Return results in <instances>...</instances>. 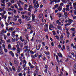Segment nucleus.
<instances>
[{"label": "nucleus", "instance_id": "f257e3e1", "mask_svg": "<svg viewBox=\"0 0 76 76\" xmlns=\"http://www.w3.org/2000/svg\"><path fill=\"white\" fill-rule=\"evenodd\" d=\"M35 0H34L33 1V3L34 4V7L35 8L34 10L36 12L38 11L37 8L39 7V4H38V1H37L35 3Z\"/></svg>", "mask_w": 76, "mask_h": 76}, {"label": "nucleus", "instance_id": "f03ea898", "mask_svg": "<svg viewBox=\"0 0 76 76\" xmlns=\"http://www.w3.org/2000/svg\"><path fill=\"white\" fill-rule=\"evenodd\" d=\"M22 18L23 19H26V20L27 21H29V20H31V17L29 16H27L26 15H22Z\"/></svg>", "mask_w": 76, "mask_h": 76}, {"label": "nucleus", "instance_id": "7ed1b4c3", "mask_svg": "<svg viewBox=\"0 0 76 76\" xmlns=\"http://www.w3.org/2000/svg\"><path fill=\"white\" fill-rule=\"evenodd\" d=\"M45 32H48V25L47 24H45L44 26Z\"/></svg>", "mask_w": 76, "mask_h": 76}, {"label": "nucleus", "instance_id": "20e7f679", "mask_svg": "<svg viewBox=\"0 0 76 76\" xmlns=\"http://www.w3.org/2000/svg\"><path fill=\"white\" fill-rule=\"evenodd\" d=\"M9 53L10 54H11V55L12 57H14V56H15V54H14L13 53V51H10L9 52Z\"/></svg>", "mask_w": 76, "mask_h": 76}, {"label": "nucleus", "instance_id": "39448f33", "mask_svg": "<svg viewBox=\"0 0 76 76\" xmlns=\"http://www.w3.org/2000/svg\"><path fill=\"white\" fill-rule=\"evenodd\" d=\"M73 22V20L70 19H69L68 21V23L70 24H72V23Z\"/></svg>", "mask_w": 76, "mask_h": 76}, {"label": "nucleus", "instance_id": "423d86ee", "mask_svg": "<svg viewBox=\"0 0 76 76\" xmlns=\"http://www.w3.org/2000/svg\"><path fill=\"white\" fill-rule=\"evenodd\" d=\"M57 15H58V17L59 18H60L61 17V15H62V13H57Z\"/></svg>", "mask_w": 76, "mask_h": 76}, {"label": "nucleus", "instance_id": "0eeeda50", "mask_svg": "<svg viewBox=\"0 0 76 76\" xmlns=\"http://www.w3.org/2000/svg\"><path fill=\"white\" fill-rule=\"evenodd\" d=\"M73 6H74V9L75 10H76V3H74L73 4Z\"/></svg>", "mask_w": 76, "mask_h": 76}, {"label": "nucleus", "instance_id": "6e6552de", "mask_svg": "<svg viewBox=\"0 0 76 76\" xmlns=\"http://www.w3.org/2000/svg\"><path fill=\"white\" fill-rule=\"evenodd\" d=\"M57 54L59 57H62V56H63L62 55V54H61V53H60L59 54V53H58Z\"/></svg>", "mask_w": 76, "mask_h": 76}, {"label": "nucleus", "instance_id": "1a4fd4ad", "mask_svg": "<svg viewBox=\"0 0 76 76\" xmlns=\"http://www.w3.org/2000/svg\"><path fill=\"white\" fill-rule=\"evenodd\" d=\"M38 49L37 48V45H36V50H39V49H40V48L41 47V45H39L38 46Z\"/></svg>", "mask_w": 76, "mask_h": 76}, {"label": "nucleus", "instance_id": "9d476101", "mask_svg": "<svg viewBox=\"0 0 76 76\" xmlns=\"http://www.w3.org/2000/svg\"><path fill=\"white\" fill-rule=\"evenodd\" d=\"M8 49H10L11 50H12V47H11V45L10 44L8 45Z\"/></svg>", "mask_w": 76, "mask_h": 76}, {"label": "nucleus", "instance_id": "9b49d317", "mask_svg": "<svg viewBox=\"0 0 76 76\" xmlns=\"http://www.w3.org/2000/svg\"><path fill=\"white\" fill-rule=\"evenodd\" d=\"M56 61L57 62H58V63H59V60H58V56L57 55L56 56Z\"/></svg>", "mask_w": 76, "mask_h": 76}, {"label": "nucleus", "instance_id": "f8f14e48", "mask_svg": "<svg viewBox=\"0 0 76 76\" xmlns=\"http://www.w3.org/2000/svg\"><path fill=\"white\" fill-rule=\"evenodd\" d=\"M62 9L63 7H60L58 9V11H61V10H62Z\"/></svg>", "mask_w": 76, "mask_h": 76}, {"label": "nucleus", "instance_id": "ddd939ff", "mask_svg": "<svg viewBox=\"0 0 76 76\" xmlns=\"http://www.w3.org/2000/svg\"><path fill=\"white\" fill-rule=\"evenodd\" d=\"M5 69L6 70H7V71L9 72V73L10 72V71L9 70V69H8V68L6 66H5L4 67Z\"/></svg>", "mask_w": 76, "mask_h": 76}, {"label": "nucleus", "instance_id": "4468645a", "mask_svg": "<svg viewBox=\"0 0 76 76\" xmlns=\"http://www.w3.org/2000/svg\"><path fill=\"white\" fill-rule=\"evenodd\" d=\"M57 27L58 29H59V30H61V26L58 25Z\"/></svg>", "mask_w": 76, "mask_h": 76}, {"label": "nucleus", "instance_id": "2eb2a0df", "mask_svg": "<svg viewBox=\"0 0 76 76\" xmlns=\"http://www.w3.org/2000/svg\"><path fill=\"white\" fill-rule=\"evenodd\" d=\"M20 39L22 41V42H23V41H24V42L25 41H24V39H22V37L21 36L20 38Z\"/></svg>", "mask_w": 76, "mask_h": 76}, {"label": "nucleus", "instance_id": "dca6fc26", "mask_svg": "<svg viewBox=\"0 0 76 76\" xmlns=\"http://www.w3.org/2000/svg\"><path fill=\"white\" fill-rule=\"evenodd\" d=\"M21 71V68H20V67H18V69L17 71L18 72H20Z\"/></svg>", "mask_w": 76, "mask_h": 76}, {"label": "nucleus", "instance_id": "f3484780", "mask_svg": "<svg viewBox=\"0 0 76 76\" xmlns=\"http://www.w3.org/2000/svg\"><path fill=\"white\" fill-rule=\"evenodd\" d=\"M20 47H22L23 46V44L22 43H20Z\"/></svg>", "mask_w": 76, "mask_h": 76}, {"label": "nucleus", "instance_id": "a211bd4d", "mask_svg": "<svg viewBox=\"0 0 76 76\" xmlns=\"http://www.w3.org/2000/svg\"><path fill=\"white\" fill-rule=\"evenodd\" d=\"M23 64H25L27 63L26 61L25 60H23Z\"/></svg>", "mask_w": 76, "mask_h": 76}, {"label": "nucleus", "instance_id": "6ab92c4d", "mask_svg": "<svg viewBox=\"0 0 76 76\" xmlns=\"http://www.w3.org/2000/svg\"><path fill=\"white\" fill-rule=\"evenodd\" d=\"M49 26H50V28H54V26H53V24H50Z\"/></svg>", "mask_w": 76, "mask_h": 76}, {"label": "nucleus", "instance_id": "aec40b11", "mask_svg": "<svg viewBox=\"0 0 76 76\" xmlns=\"http://www.w3.org/2000/svg\"><path fill=\"white\" fill-rule=\"evenodd\" d=\"M19 43V44H20V42H17V45H16V47L17 48H18L19 47V45H18V43Z\"/></svg>", "mask_w": 76, "mask_h": 76}, {"label": "nucleus", "instance_id": "412c9836", "mask_svg": "<svg viewBox=\"0 0 76 76\" xmlns=\"http://www.w3.org/2000/svg\"><path fill=\"white\" fill-rule=\"evenodd\" d=\"M19 9L18 10H20V11H22L23 10V8L20 7L19 8Z\"/></svg>", "mask_w": 76, "mask_h": 76}, {"label": "nucleus", "instance_id": "4be33fe9", "mask_svg": "<svg viewBox=\"0 0 76 76\" xmlns=\"http://www.w3.org/2000/svg\"><path fill=\"white\" fill-rule=\"evenodd\" d=\"M58 66H56V70H57V72H59V71H58Z\"/></svg>", "mask_w": 76, "mask_h": 76}, {"label": "nucleus", "instance_id": "5701e85b", "mask_svg": "<svg viewBox=\"0 0 76 76\" xmlns=\"http://www.w3.org/2000/svg\"><path fill=\"white\" fill-rule=\"evenodd\" d=\"M36 24H38L39 23V20H36Z\"/></svg>", "mask_w": 76, "mask_h": 76}, {"label": "nucleus", "instance_id": "b1692460", "mask_svg": "<svg viewBox=\"0 0 76 76\" xmlns=\"http://www.w3.org/2000/svg\"><path fill=\"white\" fill-rule=\"evenodd\" d=\"M18 22H20V24H21L22 23V20H21V19H18Z\"/></svg>", "mask_w": 76, "mask_h": 76}, {"label": "nucleus", "instance_id": "393cba45", "mask_svg": "<svg viewBox=\"0 0 76 76\" xmlns=\"http://www.w3.org/2000/svg\"><path fill=\"white\" fill-rule=\"evenodd\" d=\"M43 2L45 4L47 3V0H42Z\"/></svg>", "mask_w": 76, "mask_h": 76}, {"label": "nucleus", "instance_id": "a878e982", "mask_svg": "<svg viewBox=\"0 0 76 76\" xmlns=\"http://www.w3.org/2000/svg\"><path fill=\"white\" fill-rule=\"evenodd\" d=\"M12 69L13 71H15V66H12Z\"/></svg>", "mask_w": 76, "mask_h": 76}, {"label": "nucleus", "instance_id": "bb28decb", "mask_svg": "<svg viewBox=\"0 0 76 76\" xmlns=\"http://www.w3.org/2000/svg\"><path fill=\"white\" fill-rule=\"evenodd\" d=\"M67 12H64V15L65 16V17H67Z\"/></svg>", "mask_w": 76, "mask_h": 76}, {"label": "nucleus", "instance_id": "cd10ccee", "mask_svg": "<svg viewBox=\"0 0 76 76\" xmlns=\"http://www.w3.org/2000/svg\"><path fill=\"white\" fill-rule=\"evenodd\" d=\"M42 59L44 61H45L46 60V58L45 57H42Z\"/></svg>", "mask_w": 76, "mask_h": 76}, {"label": "nucleus", "instance_id": "c85d7f7f", "mask_svg": "<svg viewBox=\"0 0 76 76\" xmlns=\"http://www.w3.org/2000/svg\"><path fill=\"white\" fill-rule=\"evenodd\" d=\"M54 2H55V4H57L58 3V0H55L53 1Z\"/></svg>", "mask_w": 76, "mask_h": 76}, {"label": "nucleus", "instance_id": "c756f323", "mask_svg": "<svg viewBox=\"0 0 76 76\" xmlns=\"http://www.w3.org/2000/svg\"><path fill=\"white\" fill-rule=\"evenodd\" d=\"M7 4H8V7H9V6H10V5H11L12 4L11 3H10V2H8V3H7Z\"/></svg>", "mask_w": 76, "mask_h": 76}, {"label": "nucleus", "instance_id": "7c9ffc66", "mask_svg": "<svg viewBox=\"0 0 76 76\" xmlns=\"http://www.w3.org/2000/svg\"><path fill=\"white\" fill-rule=\"evenodd\" d=\"M32 18L35 19V15L34 16V14H32Z\"/></svg>", "mask_w": 76, "mask_h": 76}, {"label": "nucleus", "instance_id": "2f4dec72", "mask_svg": "<svg viewBox=\"0 0 76 76\" xmlns=\"http://www.w3.org/2000/svg\"><path fill=\"white\" fill-rule=\"evenodd\" d=\"M29 9H32L33 8V7H32V6L31 5H29Z\"/></svg>", "mask_w": 76, "mask_h": 76}, {"label": "nucleus", "instance_id": "473e14b6", "mask_svg": "<svg viewBox=\"0 0 76 76\" xmlns=\"http://www.w3.org/2000/svg\"><path fill=\"white\" fill-rule=\"evenodd\" d=\"M12 37H13V38H15V34L12 33Z\"/></svg>", "mask_w": 76, "mask_h": 76}, {"label": "nucleus", "instance_id": "72a5a7b5", "mask_svg": "<svg viewBox=\"0 0 76 76\" xmlns=\"http://www.w3.org/2000/svg\"><path fill=\"white\" fill-rule=\"evenodd\" d=\"M45 73H47V69H45L44 70Z\"/></svg>", "mask_w": 76, "mask_h": 76}, {"label": "nucleus", "instance_id": "f704fd0d", "mask_svg": "<svg viewBox=\"0 0 76 76\" xmlns=\"http://www.w3.org/2000/svg\"><path fill=\"white\" fill-rule=\"evenodd\" d=\"M45 69H48V66L47 65H45Z\"/></svg>", "mask_w": 76, "mask_h": 76}, {"label": "nucleus", "instance_id": "c9c22d12", "mask_svg": "<svg viewBox=\"0 0 76 76\" xmlns=\"http://www.w3.org/2000/svg\"><path fill=\"white\" fill-rule=\"evenodd\" d=\"M15 29L16 32H18L19 31V28H16Z\"/></svg>", "mask_w": 76, "mask_h": 76}, {"label": "nucleus", "instance_id": "e433bc0d", "mask_svg": "<svg viewBox=\"0 0 76 76\" xmlns=\"http://www.w3.org/2000/svg\"><path fill=\"white\" fill-rule=\"evenodd\" d=\"M14 64H18V61H16V60H15L14 61Z\"/></svg>", "mask_w": 76, "mask_h": 76}, {"label": "nucleus", "instance_id": "4c0bfd02", "mask_svg": "<svg viewBox=\"0 0 76 76\" xmlns=\"http://www.w3.org/2000/svg\"><path fill=\"white\" fill-rule=\"evenodd\" d=\"M68 57L70 59V58H72V56L70 55H68Z\"/></svg>", "mask_w": 76, "mask_h": 76}, {"label": "nucleus", "instance_id": "58836bf2", "mask_svg": "<svg viewBox=\"0 0 76 76\" xmlns=\"http://www.w3.org/2000/svg\"><path fill=\"white\" fill-rule=\"evenodd\" d=\"M31 57L32 58H35V57L33 55H31Z\"/></svg>", "mask_w": 76, "mask_h": 76}, {"label": "nucleus", "instance_id": "ea45409f", "mask_svg": "<svg viewBox=\"0 0 76 76\" xmlns=\"http://www.w3.org/2000/svg\"><path fill=\"white\" fill-rule=\"evenodd\" d=\"M12 29H13V28H9V29H8V31H13V30H12Z\"/></svg>", "mask_w": 76, "mask_h": 76}, {"label": "nucleus", "instance_id": "a19ab883", "mask_svg": "<svg viewBox=\"0 0 76 76\" xmlns=\"http://www.w3.org/2000/svg\"><path fill=\"white\" fill-rule=\"evenodd\" d=\"M2 32L3 33H6V32H7V31H6V30L4 31V30L3 29L2 30Z\"/></svg>", "mask_w": 76, "mask_h": 76}, {"label": "nucleus", "instance_id": "79ce46f5", "mask_svg": "<svg viewBox=\"0 0 76 76\" xmlns=\"http://www.w3.org/2000/svg\"><path fill=\"white\" fill-rule=\"evenodd\" d=\"M58 4H56L55 5V8H57V7H58Z\"/></svg>", "mask_w": 76, "mask_h": 76}, {"label": "nucleus", "instance_id": "37998d69", "mask_svg": "<svg viewBox=\"0 0 76 76\" xmlns=\"http://www.w3.org/2000/svg\"><path fill=\"white\" fill-rule=\"evenodd\" d=\"M52 32H53V35H55L56 34V33L55 32V31H52Z\"/></svg>", "mask_w": 76, "mask_h": 76}, {"label": "nucleus", "instance_id": "c03bdc74", "mask_svg": "<svg viewBox=\"0 0 76 76\" xmlns=\"http://www.w3.org/2000/svg\"><path fill=\"white\" fill-rule=\"evenodd\" d=\"M35 18H32V20H32V21H33V22H35Z\"/></svg>", "mask_w": 76, "mask_h": 76}, {"label": "nucleus", "instance_id": "a18cd8bd", "mask_svg": "<svg viewBox=\"0 0 76 76\" xmlns=\"http://www.w3.org/2000/svg\"><path fill=\"white\" fill-rule=\"evenodd\" d=\"M19 7H20L21 6H20V3H17Z\"/></svg>", "mask_w": 76, "mask_h": 76}, {"label": "nucleus", "instance_id": "49530a36", "mask_svg": "<svg viewBox=\"0 0 76 76\" xmlns=\"http://www.w3.org/2000/svg\"><path fill=\"white\" fill-rule=\"evenodd\" d=\"M21 15H24L25 14V12L23 11L21 12Z\"/></svg>", "mask_w": 76, "mask_h": 76}, {"label": "nucleus", "instance_id": "de8ad7c7", "mask_svg": "<svg viewBox=\"0 0 76 76\" xmlns=\"http://www.w3.org/2000/svg\"><path fill=\"white\" fill-rule=\"evenodd\" d=\"M63 38V36L62 35H61V37H60V39H61Z\"/></svg>", "mask_w": 76, "mask_h": 76}, {"label": "nucleus", "instance_id": "09e8293b", "mask_svg": "<svg viewBox=\"0 0 76 76\" xmlns=\"http://www.w3.org/2000/svg\"><path fill=\"white\" fill-rule=\"evenodd\" d=\"M72 37H74V36H75V35H76V34H75V33H73L72 34Z\"/></svg>", "mask_w": 76, "mask_h": 76}, {"label": "nucleus", "instance_id": "8fccbe9b", "mask_svg": "<svg viewBox=\"0 0 76 76\" xmlns=\"http://www.w3.org/2000/svg\"><path fill=\"white\" fill-rule=\"evenodd\" d=\"M0 10L1 12H2V11H3V10H4V8H0Z\"/></svg>", "mask_w": 76, "mask_h": 76}, {"label": "nucleus", "instance_id": "3c124183", "mask_svg": "<svg viewBox=\"0 0 76 76\" xmlns=\"http://www.w3.org/2000/svg\"><path fill=\"white\" fill-rule=\"evenodd\" d=\"M4 50L5 53H7V50L5 48L4 49Z\"/></svg>", "mask_w": 76, "mask_h": 76}, {"label": "nucleus", "instance_id": "603ef678", "mask_svg": "<svg viewBox=\"0 0 76 76\" xmlns=\"http://www.w3.org/2000/svg\"><path fill=\"white\" fill-rule=\"evenodd\" d=\"M30 53H31V54H33L34 53V52H33V51H32V50H31L30 51Z\"/></svg>", "mask_w": 76, "mask_h": 76}, {"label": "nucleus", "instance_id": "864d4df0", "mask_svg": "<svg viewBox=\"0 0 76 76\" xmlns=\"http://www.w3.org/2000/svg\"><path fill=\"white\" fill-rule=\"evenodd\" d=\"M65 11H66V10H65V8H64L63 9L62 12H65Z\"/></svg>", "mask_w": 76, "mask_h": 76}, {"label": "nucleus", "instance_id": "5fc2aeb1", "mask_svg": "<svg viewBox=\"0 0 76 76\" xmlns=\"http://www.w3.org/2000/svg\"><path fill=\"white\" fill-rule=\"evenodd\" d=\"M37 56H38L39 58H40L42 57V56L41 55H38Z\"/></svg>", "mask_w": 76, "mask_h": 76}, {"label": "nucleus", "instance_id": "6e6d98bb", "mask_svg": "<svg viewBox=\"0 0 76 76\" xmlns=\"http://www.w3.org/2000/svg\"><path fill=\"white\" fill-rule=\"evenodd\" d=\"M19 76H22V73H20L18 74Z\"/></svg>", "mask_w": 76, "mask_h": 76}, {"label": "nucleus", "instance_id": "4d7b16f0", "mask_svg": "<svg viewBox=\"0 0 76 76\" xmlns=\"http://www.w3.org/2000/svg\"><path fill=\"white\" fill-rule=\"evenodd\" d=\"M42 7H43V5H42V4H41L40 6V9H41V8H42Z\"/></svg>", "mask_w": 76, "mask_h": 76}, {"label": "nucleus", "instance_id": "13d9d810", "mask_svg": "<svg viewBox=\"0 0 76 76\" xmlns=\"http://www.w3.org/2000/svg\"><path fill=\"white\" fill-rule=\"evenodd\" d=\"M28 16H31V13L29 12L28 13Z\"/></svg>", "mask_w": 76, "mask_h": 76}, {"label": "nucleus", "instance_id": "bf43d9fd", "mask_svg": "<svg viewBox=\"0 0 76 76\" xmlns=\"http://www.w3.org/2000/svg\"><path fill=\"white\" fill-rule=\"evenodd\" d=\"M20 50H17V53H20Z\"/></svg>", "mask_w": 76, "mask_h": 76}, {"label": "nucleus", "instance_id": "052dcab7", "mask_svg": "<svg viewBox=\"0 0 76 76\" xmlns=\"http://www.w3.org/2000/svg\"><path fill=\"white\" fill-rule=\"evenodd\" d=\"M28 11H30V12H31V11L30 8H28Z\"/></svg>", "mask_w": 76, "mask_h": 76}, {"label": "nucleus", "instance_id": "680f3d73", "mask_svg": "<svg viewBox=\"0 0 76 76\" xmlns=\"http://www.w3.org/2000/svg\"><path fill=\"white\" fill-rule=\"evenodd\" d=\"M15 39H13L12 38V41L13 42H15Z\"/></svg>", "mask_w": 76, "mask_h": 76}, {"label": "nucleus", "instance_id": "e2e57ef3", "mask_svg": "<svg viewBox=\"0 0 76 76\" xmlns=\"http://www.w3.org/2000/svg\"><path fill=\"white\" fill-rule=\"evenodd\" d=\"M66 34H70V33H69V31H68V30L66 31Z\"/></svg>", "mask_w": 76, "mask_h": 76}, {"label": "nucleus", "instance_id": "0e129e2a", "mask_svg": "<svg viewBox=\"0 0 76 76\" xmlns=\"http://www.w3.org/2000/svg\"><path fill=\"white\" fill-rule=\"evenodd\" d=\"M51 45L52 46H54V42H52L51 43Z\"/></svg>", "mask_w": 76, "mask_h": 76}, {"label": "nucleus", "instance_id": "69168bd1", "mask_svg": "<svg viewBox=\"0 0 76 76\" xmlns=\"http://www.w3.org/2000/svg\"><path fill=\"white\" fill-rule=\"evenodd\" d=\"M32 33H33V31L31 30L30 32V34H32Z\"/></svg>", "mask_w": 76, "mask_h": 76}, {"label": "nucleus", "instance_id": "338daca9", "mask_svg": "<svg viewBox=\"0 0 76 76\" xmlns=\"http://www.w3.org/2000/svg\"><path fill=\"white\" fill-rule=\"evenodd\" d=\"M56 38L57 39H59V37H58V36L56 35Z\"/></svg>", "mask_w": 76, "mask_h": 76}, {"label": "nucleus", "instance_id": "774afa93", "mask_svg": "<svg viewBox=\"0 0 76 76\" xmlns=\"http://www.w3.org/2000/svg\"><path fill=\"white\" fill-rule=\"evenodd\" d=\"M74 67L75 69H76V64H75L74 65Z\"/></svg>", "mask_w": 76, "mask_h": 76}]
</instances>
